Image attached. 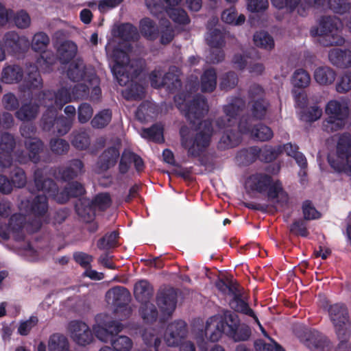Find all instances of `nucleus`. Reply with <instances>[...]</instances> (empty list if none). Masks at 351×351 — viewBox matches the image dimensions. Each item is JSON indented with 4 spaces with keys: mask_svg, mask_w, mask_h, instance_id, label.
<instances>
[{
    "mask_svg": "<svg viewBox=\"0 0 351 351\" xmlns=\"http://www.w3.org/2000/svg\"><path fill=\"white\" fill-rule=\"evenodd\" d=\"M186 86L190 88V93L175 96L174 101L191 124L199 126L201 130L195 134L186 126H182L180 130L182 147L186 150L189 157L197 158L202 156L208 147L213 128L210 121L201 122L202 118L208 111L206 98L200 94L192 96V91L198 89L197 77H195L194 80H189Z\"/></svg>",
    "mask_w": 351,
    "mask_h": 351,
    "instance_id": "nucleus-1",
    "label": "nucleus"
},
{
    "mask_svg": "<svg viewBox=\"0 0 351 351\" xmlns=\"http://www.w3.org/2000/svg\"><path fill=\"white\" fill-rule=\"evenodd\" d=\"M245 108V101L239 97L228 98V104L223 107L224 116L219 118L216 124L219 129L223 130L224 134L219 142L221 149H229L237 146L241 141V134H247L256 140L266 141L270 140L274 133L271 129L262 123L255 125L249 116L243 117L235 130L237 116Z\"/></svg>",
    "mask_w": 351,
    "mask_h": 351,
    "instance_id": "nucleus-2",
    "label": "nucleus"
},
{
    "mask_svg": "<svg viewBox=\"0 0 351 351\" xmlns=\"http://www.w3.org/2000/svg\"><path fill=\"white\" fill-rule=\"evenodd\" d=\"M106 51L110 58L111 72L118 84L124 86L131 83L123 94L127 99H139L144 95V88L134 80L139 75L145 61L141 58L132 59V47L128 43L112 47L110 42L106 45Z\"/></svg>",
    "mask_w": 351,
    "mask_h": 351,
    "instance_id": "nucleus-3",
    "label": "nucleus"
},
{
    "mask_svg": "<svg viewBox=\"0 0 351 351\" xmlns=\"http://www.w3.org/2000/svg\"><path fill=\"white\" fill-rule=\"evenodd\" d=\"M21 212L34 214L36 219L27 221V216L21 214L13 215L8 225H0V237L3 239L12 237L16 241H23L25 237L24 230L29 233L37 232L41 227L40 217L44 216L48 210V202L46 195H38L32 201L23 200L19 204Z\"/></svg>",
    "mask_w": 351,
    "mask_h": 351,
    "instance_id": "nucleus-4",
    "label": "nucleus"
},
{
    "mask_svg": "<svg viewBox=\"0 0 351 351\" xmlns=\"http://www.w3.org/2000/svg\"><path fill=\"white\" fill-rule=\"evenodd\" d=\"M205 335L212 342L218 341L225 335L234 342L247 341L252 335L250 326L241 324L238 315L230 310L209 317L205 326Z\"/></svg>",
    "mask_w": 351,
    "mask_h": 351,
    "instance_id": "nucleus-5",
    "label": "nucleus"
},
{
    "mask_svg": "<svg viewBox=\"0 0 351 351\" xmlns=\"http://www.w3.org/2000/svg\"><path fill=\"white\" fill-rule=\"evenodd\" d=\"M50 42L49 37L43 32L36 33L32 39L31 47L36 52L42 54L36 60V66H30L27 70V75L21 87L22 91H29L32 94L36 90L43 86V81L38 71V67L43 72H49L56 61V58L51 51H46Z\"/></svg>",
    "mask_w": 351,
    "mask_h": 351,
    "instance_id": "nucleus-6",
    "label": "nucleus"
},
{
    "mask_svg": "<svg viewBox=\"0 0 351 351\" xmlns=\"http://www.w3.org/2000/svg\"><path fill=\"white\" fill-rule=\"evenodd\" d=\"M245 189L248 193H267L268 199L281 208L288 202V195L284 191L282 183L265 173H255L248 176L245 182Z\"/></svg>",
    "mask_w": 351,
    "mask_h": 351,
    "instance_id": "nucleus-7",
    "label": "nucleus"
},
{
    "mask_svg": "<svg viewBox=\"0 0 351 351\" xmlns=\"http://www.w3.org/2000/svg\"><path fill=\"white\" fill-rule=\"evenodd\" d=\"M277 9L287 8L290 12L296 10L302 16L306 15L308 10L314 6L317 8H328L336 14H343L350 8L347 0H271Z\"/></svg>",
    "mask_w": 351,
    "mask_h": 351,
    "instance_id": "nucleus-8",
    "label": "nucleus"
},
{
    "mask_svg": "<svg viewBox=\"0 0 351 351\" xmlns=\"http://www.w3.org/2000/svg\"><path fill=\"white\" fill-rule=\"evenodd\" d=\"M44 171L45 169H37L34 172V184L36 191L43 192L60 204L66 202L71 197H78L84 194V188L77 182H72L64 191L58 193L54 182L44 176Z\"/></svg>",
    "mask_w": 351,
    "mask_h": 351,
    "instance_id": "nucleus-9",
    "label": "nucleus"
},
{
    "mask_svg": "<svg viewBox=\"0 0 351 351\" xmlns=\"http://www.w3.org/2000/svg\"><path fill=\"white\" fill-rule=\"evenodd\" d=\"M343 23L336 16H322L318 21V26L313 27L310 34L313 37L318 36L320 45L329 47L342 45L345 39L342 36Z\"/></svg>",
    "mask_w": 351,
    "mask_h": 351,
    "instance_id": "nucleus-10",
    "label": "nucleus"
},
{
    "mask_svg": "<svg viewBox=\"0 0 351 351\" xmlns=\"http://www.w3.org/2000/svg\"><path fill=\"white\" fill-rule=\"evenodd\" d=\"M40 100L41 104L47 107V111L44 113L41 120V124L44 130L51 131L55 128L53 132L60 136L66 134L73 125V119L70 117L60 116L57 117L58 110H60L55 104V99L43 96L42 94Z\"/></svg>",
    "mask_w": 351,
    "mask_h": 351,
    "instance_id": "nucleus-11",
    "label": "nucleus"
},
{
    "mask_svg": "<svg viewBox=\"0 0 351 351\" xmlns=\"http://www.w3.org/2000/svg\"><path fill=\"white\" fill-rule=\"evenodd\" d=\"M330 167L338 173L351 176V134H342L338 141L336 154L329 155Z\"/></svg>",
    "mask_w": 351,
    "mask_h": 351,
    "instance_id": "nucleus-12",
    "label": "nucleus"
},
{
    "mask_svg": "<svg viewBox=\"0 0 351 351\" xmlns=\"http://www.w3.org/2000/svg\"><path fill=\"white\" fill-rule=\"evenodd\" d=\"M325 111L328 117L322 123L324 131L332 132L343 128L349 114V106L346 100H330L326 104Z\"/></svg>",
    "mask_w": 351,
    "mask_h": 351,
    "instance_id": "nucleus-13",
    "label": "nucleus"
},
{
    "mask_svg": "<svg viewBox=\"0 0 351 351\" xmlns=\"http://www.w3.org/2000/svg\"><path fill=\"white\" fill-rule=\"evenodd\" d=\"M36 131V127L32 124H23L20 127L21 135L25 138V145L29 151L27 156L23 151H17L14 154L15 160L21 163L25 164L29 160L36 163L39 160L38 154L43 147V142L38 138L33 137Z\"/></svg>",
    "mask_w": 351,
    "mask_h": 351,
    "instance_id": "nucleus-14",
    "label": "nucleus"
},
{
    "mask_svg": "<svg viewBox=\"0 0 351 351\" xmlns=\"http://www.w3.org/2000/svg\"><path fill=\"white\" fill-rule=\"evenodd\" d=\"M111 204L108 193H99L93 201L88 199H80L75 204L77 215L86 222L91 221L95 216V209L104 210Z\"/></svg>",
    "mask_w": 351,
    "mask_h": 351,
    "instance_id": "nucleus-15",
    "label": "nucleus"
},
{
    "mask_svg": "<svg viewBox=\"0 0 351 351\" xmlns=\"http://www.w3.org/2000/svg\"><path fill=\"white\" fill-rule=\"evenodd\" d=\"M49 99L53 98L55 104L59 109H62L64 104L75 99H84L89 95V86L84 83L75 84L72 88L62 87L57 93L47 91L42 93Z\"/></svg>",
    "mask_w": 351,
    "mask_h": 351,
    "instance_id": "nucleus-16",
    "label": "nucleus"
},
{
    "mask_svg": "<svg viewBox=\"0 0 351 351\" xmlns=\"http://www.w3.org/2000/svg\"><path fill=\"white\" fill-rule=\"evenodd\" d=\"M180 73V69L173 66L169 68L163 77H161L162 71L160 68H156L149 75L151 85L156 88L165 86L170 91H173L181 86Z\"/></svg>",
    "mask_w": 351,
    "mask_h": 351,
    "instance_id": "nucleus-17",
    "label": "nucleus"
},
{
    "mask_svg": "<svg viewBox=\"0 0 351 351\" xmlns=\"http://www.w3.org/2000/svg\"><path fill=\"white\" fill-rule=\"evenodd\" d=\"M178 293L173 287L160 289L156 295V303L162 313L160 322H166L173 315L177 305Z\"/></svg>",
    "mask_w": 351,
    "mask_h": 351,
    "instance_id": "nucleus-18",
    "label": "nucleus"
},
{
    "mask_svg": "<svg viewBox=\"0 0 351 351\" xmlns=\"http://www.w3.org/2000/svg\"><path fill=\"white\" fill-rule=\"evenodd\" d=\"M226 33L218 29H210L206 36V40L210 47L209 55L206 57L207 61L212 64H217L224 58V53L222 49L224 46V39Z\"/></svg>",
    "mask_w": 351,
    "mask_h": 351,
    "instance_id": "nucleus-19",
    "label": "nucleus"
},
{
    "mask_svg": "<svg viewBox=\"0 0 351 351\" xmlns=\"http://www.w3.org/2000/svg\"><path fill=\"white\" fill-rule=\"evenodd\" d=\"M106 298L107 302L114 306L116 313H118L119 311H123L127 316L131 314V309L128 306L131 295L125 287L116 286L110 289L106 294Z\"/></svg>",
    "mask_w": 351,
    "mask_h": 351,
    "instance_id": "nucleus-20",
    "label": "nucleus"
},
{
    "mask_svg": "<svg viewBox=\"0 0 351 351\" xmlns=\"http://www.w3.org/2000/svg\"><path fill=\"white\" fill-rule=\"evenodd\" d=\"M300 341L311 351H330L332 344L330 339L316 330H306L300 337Z\"/></svg>",
    "mask_w": 351,
    "mask_h": 351,
    "instance_id": "nucleus-21",
    "label": "nucleus"
},
{
    "mask_svg": "<svg viewBox=\"0 0 351 351\" xmlns=\"http://www.w3.org/2000/svg\"><path fill=\"white\" fill-rule=\"evenodd\" d=\"M187 334V324L184 320L177 319L167 326L164 339L168 346H178L186 337Z\"/></svg>",
    "mask_w": 351,
    "mask_h": 351,
    "instance_id": "nucleus-22",
    "label": "nucleus"
},
{
    "mask_svg": "<svg viewBox=\"0 0 351 351\" xmlns=\"http://www.w3.org/2000/svg\"><path fill=\"white\" fill-rule=\"evenodd\" d=\"M3 43L8 52L14 56L23 53L29 46L28 38L15 31L6 32L3 36Z\"/></svg>",
    "mask_w": 351,
    "mask_h": 351,
    "instance_id": "nucleus-23",
    "label": "nucleus"
},
{
    "mask_svg": "<svg viewBox=\"0 0 351 351\" xmlns=\"http://www.w3.org/2000/svg\"><path fill=\"white\" fill-rule=\"evenodd\" d=\"M328 312L335 332L350 329L348 310L344 304H331L328 308Z\"/></svg>",
    "mask_w": 351,
    "mask_h": 351,
    "instance_id": "nucleus-24",
    "label": "nucleus"
},
{
    "mask_svg": "<svg viewBox=\"0 0 351 351\" xmlns=\"http://www.w3.org/2000/svg\"><path fill=\"white\" fill-rule=\"evenodd\" d=\"M15 146L13 135L4 132L0 137V172L12 165V151Z\"/></svg>",
    "mask_w": 351,
    "mask_h": 351,
    "instance_id": "nucleus-25",
    "label": "nucleus"
},
{
    "mask_svg": "<svg viewBox=\"0 0 351 351\" xmlns=\"http://www.w3.org/2000/svg\"><path fill=\"white\" fill-rule=\"evenodd\" d=\"M71 337L78 345L85 346L90 343L94 337L87 324L81 321H72L69 324Z\"/></svg>",
    "mask_w": 351,
    "mask_h": 351,
    "instance_id": "nucleus-26",
    "label": "nucleus"
},
{
    "mask_svg": "<svg viewBox=\"0 0 351 351\" xmlns=\"http://www.w3.org/2000/svg\"><path fill=\"white\" fill-rule=\"evenodd\" d=\"M123 329V325L117 321L106 322L104 326H97L94 328L95 336L101 341L112 342L113 337H116Z\"/></svg>",
    "mask_w": 351,
    "mask_h": 351,
    "instance_id": "nucleus-27",
    "label": "nucleus"
},
{
    "mask_svg": "<svg viewBox=\"0 0 351 351\" xmlns=\"http://www.w3.org/2000/svg\"><path fill=\"white\" fill-rule=\"evenodd\" d=\"M49 249L45 243L36 241L20 247L19 253L27 256L30 261H42L48 254Z\"/></svg>",
    "mask_w": 351,
    "mask_h": 351,
    "instance_id": "nucleus-28",
    "label": "nucleus"
},
{
    "mask_svg": "<svg viewBox=\"0 0 351 351\" xmlns=\"http://www.w3.org/2000/svg\"><path fill=\"white\" fill-rule=\"evenodd\" d=\"M84 165L80 160L74 159L69 162L65 167L58 169L54 173L56 179L64 182L69 181L77 177L83 171Z\"/></svg>",
    "mask_w": 351,
    "mask_h": 351,
    "instance_id": "nucleus-29",
    "label": "nucleus"
},
{
    "mask_svg": "<svg viewBox=\"0 0 351 351\" xmlns=\"http://www.w3.org/2000/svg\"><path fill=\"white\" fill-rule=\"evenodd\" d=\"M90 71H94L92 68L86 67L82 60L76 59L69 64L67 70V76L73 82L82 80L84 82H86L88 81V75Z\"/></svg>",
    "mask_w": 351,
    "mask_h": 351,
    "instance_id": "nucleus-30",
    "label": "nucleus"
},
{
    "mask_svg": "<svg viewBox=\"0 0 351 351\" xmlns=\"http://www.w3.org/2000/svg\"><path fill=\"white\" fill-rule=\"evenodd\" d=\"M167 5L166 12L178 24H188L190 19L186 12L181 8H175L182 0H164Z\"/></svg>",
    "mask_w": 351,
    "mask_h": 351,
    "instance_id": "nucleus-31",
    "label": "nucleus"
},
{
    "mask_svg": "<svg viewBox=\"0 0 351 351\" xmlns=\"http://www.w3.org/2000/svg\"><path fill=\"white\" fill-rule=\"evenodd\" d=\"M328 60L332 64L340 68L351 66V51L332 49L328 52Z\"/></svg>",
    "mask_w": 351,
    "mask_h": 351,
    "instance_id": "nucleus-32",
    "label": "nucleus"
},
{
    "mask_svg": "<svg viewBox=\"0 0 351 351\" xmlns=\"http://www.w3.org/2000/svg\"><path fill=\"white\" fill-rule=\"evenodd\" d=\"M23 77V69L16 64H7L1 71V81L7 84L19 82Z\"/></svg>",
    "mask_w": 351,
    "mask_h": 351,
    "instance_id": "nucleus-33",
    "label": "nucleus"
},
{
    "mask_svg": "<svg viewBox=\"0 0 351 351\" xmlns=\"http://www.w3.org/2000/svg\"><path fill=\"white\" fill-rule=\"evenodd\" d=\"M134 295L136 301L141 304L149 302L154 295V289L147 280H141L135 283Z\"/></svg>",
    "mask_w": 351,
    "mask_h": 351,
    "instance_id": "nucleus-34",
    "label": "nucleus"
},
{
    "mask_svg": "<svg viewBox=\"0 0 351 351\" xmlns=\"http://www.w3.org/2000/svg\"><path fill=\"white\" fill-rule=\"evenodd\" d=\"M232 298L230 301V306L232 309H233L236 312H239L243 313L244 315H248L251 317H253L255 321L260 324L258 319L254 311L250 307L247 302H245L242 299V295L240 293L239 290L235 293L232 296Z\"/></svg>",
    "mask_w": 351,
    "mask_h": 351,
    "instance_id": "nucleus-35",
    "label": "nucleus"
},
{
    "mask_svg": "<svg viewBox=\"0 0 351 351\" xmlns=\"http://www.w3.org/2000/svg\"><path fill=\"white\" fill-rule=\"evenodd\" d=\"M112 34L125 41L135 40L139 36L137 29L130 23L114 25L112 29Z\"/></svg>",
    "mask_w": 351,
    "mask_h": 351,
    "instance_id": "nucleus-36",
    "label": "nucleus"
},
{
    "mask_svg": "<svg viewBox=\"0 0 351 351\" xmlns=\"http://www.w3.org/2000/svg\"><path fill=\"white\" fill-rule=\"evenodd\" d=\"M119 151L114 147L106 149L100 156L97 162L99 172L106 171L113 167L119 157Z\"/></svg>",
    "mask_w": 351,
    "mask_h": 351,
    "instance_id": "nucleus-37",
    "label": "nucleus"
},
{
    "mask_svg": "<svg viewBox=\"0 0 351 351\" xmlns=\"http://www.w3.org/2000/svg\"><path fill=\"white\" fill-rule=\"evenodd\" d=\"M233 64L240 70L245 69L247 64L249 72L254 75H260L264 71V66L261 63H252L249 58L245 55H235L232 60Z\"/></svg>",
    "mask_w": 351,
    "mask_h": 351,
    "instance_id": "nucleus-38",
    "label": "nucleus"
},
{
    "mask_svg": "<svg viewBox=\"0 0 351 351\" xmlns=\"http://www.w3.org/2000/svg\"><path fill=\"white\" fill-rule=\"evenodd\" d=\"M215 286L225 295L232 296L239 291V285L232 276H221L216 281Z\"/></svg>",
    "mask_w": 351,
    "mask_h": 351,
    "instance_id": "nucleus-39",
    "label": "nucleus"
},
{
    "mask_svg": "<svg viewBox=\"0 0 351 351\" xmlns=\"http://www.w3.org/2000/svg\"><path fill=\"white\" fill-rule=\"evenodd\" d=\"M77 47L76 44L70 40H66L58 47L57 53L62 64H66L77 54Z\"/></svg>",
    "mask_w": 351,
    "mask_h": 351,
    "instance_id": "nucleus-40",
    "label": "nucleus"
},
{
    "mask_svg": "<svg viewBox=\"0 0 351 351\" xmlns=\"http://www.w3.org/2000/svg\"><path fill=\"white\" fill-rule=\"evenodd\" d=\"M313 76L317 84L326 86L331 84L335 81L336 73L330 67L322 66L315 70Z\"/></svg>",
    "mask_w": 351,
    "mask_h": 351,
    "instance_id": "nucleus-41",
    "label": "nucleus"
},
{
    "mask_svg": "<svg viewBox=\"0 0 351 351\" xmlns=\"http://www.w3.org/2000/svg\"><path fill=\"white\" fill-rule=\"evenodd\" d=\"M217 86V73L213 69L204 71L200 79V88L203 93H211Z\"/></svg>",
    "mask_w": 351,
    "mask_h": 351,
    "instance_id": "nucleus-42",
    "label": "nucleus"
},
{
    "mask_svg": "<svg viewBox=\"0 0 351 351\" xmlns=\"http://www.w3.org/2000/svg\"><path fill=\"white\" fill-rule=\"evenodd\" d=\"M138 311L145 323L153 324L158 319L157 308L150 301L141 304Z\"/></svg>",
    "mask_w": 351,
    "mask_h": 351,
    "instance_id": "nucleus-43",
    "label": "nucleus"
},
{
    "mask_svg": "<svg viewBox=\"0 0 351 351\" xmlns=\"http://www.w3.org/2000/svg\"><path fill=\"white\" fill-rule=\"evenodd\" d=\"M38 112V106L32 103L24 104L15 112L16 117L21 121H29L34 119Z\"/></svg>",
    "mask_w": 351,
    "mask_h": 351,
    "instance_id": "nucleus-44",
    "label": "nucleus"
},
{
    "mask_svg": "<svg viewBox=\"0 0 351 351\" xmlns=\"http://www.w3.org/2000/svg\"><path fill=\"white\" fill-rule=\"evenodd\" d=\"M141 137L155 142L163 140V128L160 124H155L149 128H143L140 132Z\"/></svg>",
    "mask_w": 351,
    "mask_h": 351,
    "instance_id": "nucleus-45",
    "label": "nucleus"
},
{
    "mask_svg": "<svg viewBox=\"0 0 351 351\" xmlns=\"http://www.w3.org/2000/svg\"><path fill=\"white\" fill-rule=\"evenodd\" d=\"M71 144L78 149H86L90 145V136L86 130H79L73 132Z\"/></svg>",
    "mask_w": 351,
    "mask_h": 351,
    "instance_id": "nucleus-46",
    "label": "nucleus"
},
{
    "mask_svg": "<svg viewBox=\"0 0 351 351\" xmlns=\"http://www.w3.org/2000/svg\"><path fill=\"white\" fill-rule=\"evenodd\" d=\"M49 351H68L69 342L63 335L53 334L49 340Z\"/></svg>",
    "mask_w": 351,
    "mask_h": 351,
    "instance_id": "nucleus-47",
    "label": "nucleus"
},
{
    "mask_svg": "<svg viewBox=\"0 0 351 351\" xmlns=\"http://www.w3.org/2000/svg\"><path fill=\"white\" fill-rule=\"evenodd\" d=\"M254 45L260 48L271 50L274 47L273 38L266 32L261 31L256 32L254 35Z\"/></svg>",
    "mask_w": 351,
    "mask_h": 351,
    "instance_id": "nucleus-48",
    "label": "nucleus"
},
{
    "mask_svg": "<svg viewBox=\"0 0 351 351\" xmlns=\"http://www.w3.org/2000/svg\"><path fill=\"white\" fill-rule=\"evenodd\" d=\"M140 30L141 34L149 40H155L158 37V28L155 23L148 18L141 21Z\"/></svg>",
    "mask_w": 351,
    "mask_h": 351,
    "instance_id": "nucleus-49",
    "label": "nucleus"
},
{
    "mask_svg": "<svg viewBox=\"0 0 351 351\" xmlns=\"http://www.w3.org/2000/svg\"><path fill=\"white\" fill-rule=\"evenodd\" d=\"M88 86L90 91V99L92 101L98 100L101 96V91L99 88V80L94 71H90L88 75Z\"/></svg>",
    "mask_w": 351,
    "mask_h": 351,
    "instance_id": "nucleus-50",
    "label": "nucleus"
},
{
    "mask_svg": "<svg viewBox=\"0 0 351 351\" xmlns=\"http://www.w3.org/2000/svg\"><path fill=\"white\" fill-rule=\"evenodd\" d=\"M112 119V111L104 109L97 113L91 121V125L95 128H103L108 125Z\"/></svg>",
    "mask_w": 351,
    "mask_h": 351,
    "instance_id": "nucleus-51",
    "label": "nucleus"
},
{
    "mask_svg": "<svg viewBox=\"0 0 351 351\" xmlns=\"http://www.w3.org/2000/svg\"><path fill=\"white\" fill-rule=\"evenodd\" d=\"M311 82V76L308 73L303 69L295 71L292 77V84L294 87L304 88L307 87Z\"/></svg>",
    "mask_w": 351,
    "mask_h": 351,
    "instance_id": "nucleus-52",
    "label": "nucleus"
},
{
    "mask_svg": "<svg viewBox=\"0 0 351 351\" xmlns=\"http://www.w3.org/2000/svg\"><path fill=\"white\" fill-rule=\"evenodd\" d=\"M221 19L226 23L239 25L244 23L245 17L243 14H240L237 18L236 10L234 7H231L222 12Z\"/></svg>",
    "mask_w": 351,
    "mask_h": 351,
    "instance_id": "nucleus-53",
    "label": "nucleus"
},
{
    "mask_svg": "<svg viewBox=\"0 0 351 351\" xmlns=\"http://www.w3.org/2000/svg\"><path fill=\"white\" fill-rule=\"evenodd\" d=\"M339 343L335 347V351H351V330H345L335 332Z\"/></svg>",
    "mask_w": 351,
    "mask_h": 351,
    "instance_id": "nucleus-54",
    "label": "nucleus"
},
{
    "mask_svg": "<svg viewBox=\"0 0 351 351\" xmlns=\"http://www.w3.org/2000/svg\"><path fill=\"white\" fill-rule=\"evenodd\" d=\"M160 25L162 28L160 41L162 45L169 43L174 37V30L167 19H160Z\"/></svg>",
    "mask_w": 351,
    "mask_h": 351,
    "instance_id": "nucleus-55",
    "label": "nucleus"
},
{
    "mask_svg": "<svg viewBox=\"0 0 351 351\" xmlns=\"http://www.w3.org/2000/svg\"><path fill=\"white\" fill-rule=\"evenodd\" d=\"M261 152V149L258 147H250L239 151L237 157L245 163H250L254 161L256 158H259Z\"/></svg>",
    "mask_w": 351,
    "mask_h": 351,
    "instance_id": "nucleus-56",
    "label": "nucleus"
},
{
    "mask_svg": "<svg viewBox=\"0 0 351 351\" xmlns=\"http://www.w3.org/2000/svg\"><path fill=\"white\" fill-rule=\"evenodd\" d=\"M111 345L115 351H130L132 348L133 342L130 337L119 335L113 337Z\"/></svg>",
    "mask_w": 351,
    "mask_h": 351,
    "instance_id": "nucleus-57",
    "label": "nucleus"
},
{
    "mask_svg": "<svg viewBox=\"0 0 351 351\" xmlns=\"http://www.w3.org/2000/svg\"><path fill=\"white\" fill-rule=\"evenodd\" d=\"M322 114V109L317 106H313L300 112V119L306 122L318 120Z\"/></svg>",
    "mask_w": 351,
    "mask_h": 351,
    "instance_id": "nucleus-58",
    "label": "nucleus"
},
{
    "mask_svg": "<svg viewBox=\"0 0 351 351\" xmlns=\"http://www.w3.org/2000/svg\"><path fill=\"white\" fill-rule=\"evenodd\" d=\"M280 153H282L281 145L278 146L277 147L265 145L261 148L259 159L262 161L269 162L276 159Z\"/></svg>",
    "mask_w": 351,
    "mask_h": 351,
    "instance_id": "nucleus-59",
    "label": "nucleus"
},
{
    "mask_svg": "<svg viewBox=\"0 0 351 351\" xmlns=\"http://www.w3.org/2000/svg\"><path fill=\"white\" fill-rule=\"evenodd\" d=\"M118 233L113 231L106 234L97 242V247L101 250H109L117 246Z\"/></svg>",
    "mask_w": 351,
    "mask_h": 351,
    "instance_id": "nucleus-60",
    "label": "nucleus"
},
{
    "mask_svg": "<svg viewBox=\"0 0 351 351\" xmlns=\"http://www.w3.org/2000/svg\"><path fill=\"white\" fill-rule=\"evenodd\" d=\"M256 351H285V349L274 341L267 343L263 339H257L254 341Z\"/></svg>",
    "mask_w": 351,
    "mask_h": 351,
    "instance_id": "nucleus-61",
    "label": "nucleus"
},
{
    "mask_svg": "<svg viewBox=\"0 0 351 351\" xmlns=\"http://www.w3.org/2000/svg\"><path fill=\"white\" fill-rule=\"evenodd\" d=\"M237 83V75L234 72H228L221 77L219 87L221 90H228L234 88Z\"/></svg>",
    "mask_w": 351,
    "mask_h": 351,
    "instance_id": "nucleus-62",
    "label": "nucleus"
},
{
    "mask_svg": "<svg viewBox=\"0 0 351 351\" xmlns=\"http://www.w3.org/2000/svg\"><path fill=\"white\" fill-rule=\"evenodd\" d=\"M268 103L265 100L256 101L252 106L251 111L254 119H262L265 117Z\"/></svg>",
    "mask_w": 351,
    "mask_h": 351,
    "instance_id": "nucleus-63",
    "label": "nucleus"
},
{
    "mask_svg": "<svg viewBox=\"0 0 351 351\" xmlns=\"http://www.w3.org/2000/svg\"><path fill=\"white\" fill-rule=\"evenodd\" d=\"M351 89V73L346 72L341 76L336 84V90L345 93Z\"/></svg>",
    "mask_w": 351,
    "mask_h": 351,
    "instance_id": "nucleus-64",
    "label": "nucleus"
}]
</instances>
